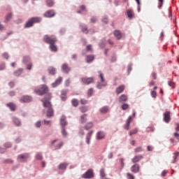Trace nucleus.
Listing matches in <instances>:
<instances>
[{"label": "nucleus", "instance_id": "nucleus-1", "mask_svg": "<svg viewBox=\"0 0 179 179\" xmlns=\"http://www.w3.org/2000/svg\"><path fill=\"white\" fill-rule=\"evenodd\" d=\"M49 100H51V93H48L46 97L41 100L43 103V107L48 108L47 110V117H54V110L51 106V103Z\"/></svg>", "mask_w": 179, "mask_h": 179}, {"label": "nucleus", "instance_id": "nucleus-2", "mask_svg": "<svg viewBox=\"0 0 179 179\" xmlns=\"http://www.w3.org/2000/svg\"><path fill=\"white\" fill-rule=\"evenodd\" d=\"M41 20H42V18L40 17H32L27 21V22L24 24V27L25 28L32 27L34 23H40Z\"/></svg>", "mask_w": 179, "mask_h": 179}, {"label": "nucleus", "instance_id": "nucleus-3", "mask_svg": "<svg viewBox=\"0 0 179 179\" xmlns=\"http://www.w3.org/2000/svg\"><path fill=\"white\" fill-rule=\"evenodd\" d=\"M34 92L39 96H43V94H47V93H48V87L46 85H42L40 89H36Z\"/></svg>", "mask_w": 179, "mask_h": 179}, {"label": "nucleus", "instance_id": "nucleus-4", "mask_svg": "<svg viewBox=\"0 0 179 179\" xmlns=\"http://www.w3.org/2000/svg\"><path fill=\"white\" fill-rule=\"evenodd\" d=\"M43 41L46 43L47 44H55L57 43V37L55 36L52 35V36H48V35H45L43 36Z\"/></svg>", "mask_w": 179, "mask_h": 179}, {"label": "nucleus", "instance_id": "nucleus-5", "mask_svg": "<svg viewBox=\"0 0 179 179\" xmlns=\"http://www.w3.org/2000/svg\"><path fill=\"white\" fill-rule=\"evenodd\" d=\"M99 79H101V83H97L96 87L97 89H103V87H106V86L107 85V83L104 79V75L101 73V71H99Z\"/></svg>", "mask_w": 179, "mask_h": 179}, {"label": "nucleus", "instance_id": "nucleus-6", "mask_svg": "<svg viewBox=\"0 0 179 179\" xmlns=\"http://www.w3.org/2000/svg\"><path fill=\"white\" fill-rule=\"evenodd\" d=\"M94 177V173H93V170L89 169L84 174H83V178H93Z\"/></svg>", "mask_w": 179, "mask_h": 179}, {"label": "nucleus", "instance_id": "nucleus-7", "mask_svg": "<svg viewBox=\"0 0 179 179\" xmlns=\"http://www.w3.org/2000/svg\"><path fill=\"white\" fill-rule=\"evenodd\" d=\"M81 80L85 85H90L94 83V77L83 78H81Z\"/></svg>", "mask_w": 179, "mask_h": 179}, {"label": "nucleus", "instance_id": "nucleus-8", "mask_svg": "<svg viewBox=\"0 0 179 179\" xmlns=\"http://www.w3.org/2000/svg\"><path fill=\"white\" fill-rule=\"evenodd\" d=\"M32 100L33 98H31V96L29 95H24L20 98V103H30V101H31Z\"/></svg>", "mask_w": 179, "mask_h": 179}, {"label": "nucleus", "instance_id": "nucleus-9", "mask_svg": "<svg viewBox=\"0 0 179 179\" xmlns=\"http://www.w3.org/2000/svg\"><path fill=\"white\" fill-rule=\"evenodd\" d=\"M29 159V154H21L17 156V160L21 162H24Z\"/></svg>", "mask_w": 179, "mask_h": 179}, {"label": "nucleus", "instance_id": "nucleus-10", "mask_svg": "<svg viewBox=\"0 0 179 179\" xmlns=\"http://www.w3.org/2000/svg\"><path fill=\"white\" fill-rule=\"evenodd\" d=\"M43 16L45 17H54L55 16V12H54V10H49L43 14Z\"/></svg>", "mask_w": 179, "mask_h": 179}, {"label": "nucleus", "instance_id": "nucleus-11", "mask_svg": "<svg viewBox=\"0 0 179 179\" xmlns=\"http://www.w3.org/2000/svg\"><path fill=\"white\" fill-rule=\"evenodd\" d=\"M170 111H166L164 113V122H170V120H171Z\"/></svg>", "mask_w": 179, "mask_h": 179}, {"label": "nucleus", "instance_id": "nucleus-12", "mask_svg": "<svg viewBox=\"0 0 179 179\" xmlns=\"http://www.w3.org/2000/svg\"><path fill=\"white\" fill-rule=\"evenodd\" d=\"M140 169L141 166H139V164H135L131 167V171L134 173H139Z\"/></svg>", "mask_w": 179, "mask_h": 179}, {"label": "nucleus", "instance_id": "nucleus-13", "mask_svg": "<svg viewBox=\"0 0 179 179\" xmlns=\"http://www.w3.org/2000/svg\"><path fill=\"white\" fill-rule=\"evenodd\" d=\"M142 159H143V155H136L131 159V162L132 163H138Z\"/></svg>", "mask_w": 179, "mask_h": 179}, {"label": "nucleus", "instance_id": "nucleus-14", "mask_svg": "<svg viewBox=\"0 0 179 179\" xmlns=\"http://www.w3.org/2000/svg\"><path fill=\"white\" fill-rule=\"evenodd\" d=\"M131 122H132V117L129 116L126 121V123L124 125V129H127V131H128V129H129V125H130Z\"/></svg>", "mask_w": 179, "mask_h": 179}, {"label": "nucleus", "instance_id": "nucleus-15", "mask_svg": "<svg viewBox=\"0 0 179 179\" xmlns=\"http://www.w3.org/2000/svg\"><path fill=\"white\" fill-rule=\"evenodd\" d=\"M62 69L65 73H69V72H71V67L66 64H63L62 65Z\"/></svg>", "mask_w": 179, "mask_h": 179}, {"label": "nucleus", "instance_id": "nucleus-16", "mask_svg": "<svg viewBox=\"0 0 179 179\" xmlns=\"http://www.w3.org/2000/svg\"><path fill=\"white\" fill-rule=\"evenodd\" d=\"M62 77H59L55 83L52 84V87H57V86H59V85H61L62 83Z\"/></svg>", "mask_w": 179, "mask_h": 179}, {"label": "nucleus", "instance_id": "nucleus-17", "mask_svg": "<svg viewBox=\"0 0 179 179\" xmlns=\"http://www.w3.org/2000/svg\"><path fill=\"white\" fill-rule=\"evenodd\" d=\"M125 90V85H122L116 88V94H121Z\"/></svg>", "mask_w": 179, "mask_h": 179}, {"label": "nucleus", "instance_id": "nucleus-18", "mask_svg": "<svg viewBox=\"0 0 179 179\" xmlns=\"http://www.w3.org/2000/svg\"><path fill=\"white\" fill-rule=\"evenodd\" d=\"M92 135H93V131H91L87 134L86 143H87V145L90 144V139H92Z\"/></svg>", "mask_w": 179, "mask_h": 179}, {"label": "nucleus", "instance_id": "nucleus-19", "mask_svg": "<svg viewBox=\"0 0 179 179\" xmlns=\"http://www.w3.org/2000/svg\"><path fill=\"white\" fill-rule=\"evenodd\" d=\"M87 121V115L84 114L82 115L80 117V124H85Z\"/></svg>", "mask_w": 179, "mask_h": 179}, {"label": "nucleus", "instance_id": "nucleus-20", "mask_svg": "<svg viewBox=\"0 0 179 179\" xmlns=\"http://www.w3.org/2000/svg\"><path fill=\"white\" fill-rule=\"evenodd\" d=\"M113 34H114L115 37H116V38L117 40H120L121 38V37H122V34L121 32H120L119 30H115L113 32Z\"/></svg>", "mask_w": 179, "mask_h": 179}, {"label": "nucleus", "instance_id": "nucleus-21", "mask_svg": "<svg viewBox=\"0 0 179 179\" xmlns=\"http://www.w3.org/2000/svg\"><path fill=\"white\" fill-rule=\"evenodd\" d=\"M60 124L62 126V127H64L65 125H66V124H67V122H66V117L64 115L61 117Z\"/></svg>", "mask_w": 179, "mask_h": 179}, {"label": "nucleus", "instance_id": "nucleus-22", "mask_svg": "<svg viewBox=\"0 0 179 179\" xmlns=\"http://www.w3.org/2000/svg\"><path fill=\"white\" fill-rule=\"evenodd\" d=\"M66 167H68V163L66 162L62 163L58 166L59 170H66Z\"/></svg>", "mask_w": 179, "mask_h": 179}, {"label": "nucleus", "instance_id": "nucleus-23", "mask_svg": "<svg viewBox=\"0 0 179 179\" xmlns=\"http://www.w3.org/2000/svg\"><path fill=\"white\" fill-rule=\"evenodd\" d=\"M92 128H93V122H92L87 123L84 126V129H86V131H89V129H92Z\"/></svg>", "mask_w": 179, "mask_h": 179}, {"label": "nucleus", "instance_id": "nucleus-24", "mask_svg": "<svg viewBox=\"0 0 179 179\" xmlns=\"http://www.w3.org/2000/svg\"><path fill=\"white\" fill-rule=\"evenodd\" d=\"M66 93H68V91L66 90H63L61 92V99L62 101H65L66 100Z\"/></svg>", "mask_w": 179, "mask_h": 179}, {"label": "nucleus", "instance_id": "nucleus-25", "mask_svg": "<svg viewBox=\"0 0 179 179\" xmlns=\"http://www.w3.org/2000/svg\"><path fill=\"white\" fill-rule=\"evenodd\" d=\"M13 122L16 125V127H20V125H22L20 120L16 117H13Z\"/></svg>", "mask_w": 179, "mask_h": 179}, {"label": "nucleus", "instance_id": "nucleus-26", "mask_svg": "<svg viewBox=\"0 0 179 179\" xmlns=\"http://www.w3.org/2000/svg\"><path fill=\"white\" fill-rule=\"evenodd\" d=\"M105 135L103 131H98L96 134V138L97 139H103Z\"/></svg>", "mask_w": 179, "mask_h": 179}, {"label": "nucleus", "instance_id": "nucleus-27", "mask_svg": "<svg viewBox=\"0 0 179 179\" xmlns=\"http://www.w3.org/2000/svg\"><path fill=\"white\" fill-rule=\"evenodd\" d=\"M127 100H128V96L125 94H122L120 97H119V101L120 103H121L122 101H127Z\"/></svg>", "mask_w": 179, "mask_h": 179}, {"label": "nucleus", "instance_id": "nucleus-28", "mask_svg": "<svg viewBox=\"0 0 179 179\" xmlns=\"http://www.w3.org/2000/svg\"><path fill=\"white\" fill-rule=\"evenodd\" d=\"M50 48L51 51H52L53 52H57V51L58 50L55 43H50Z\"/></svg>", "mask_w": 179, "mask_h": 179}, {"label": "nucleus", "instance_id": "nucleus-29", "mask_svg": "<svg viewBox=\"0 0 179 179\" xmlns=\"http://www.w3.org/2000/svg\"><path fill=\"white\" fill-rule=\"evenodd\" d=\"M48 73L50 75H55V73H57V70L54 67H50L48 69Z\"/></svg>", "mask_w": 179, "mask_h": 179}, {"label": "nucleus", "instance_id": "nucleus-30", "mask_svg": "<svg viewBox=\"0 0 179 179\" xmlns=\"http://www.w3.org/2000/svg\"><path fill=\"white\" fill-rule=\"evenodd\" d=\"M127 15L129 19H132L134 17V11L132 10H127Z\"/></svg>", "mask_w": 179, "mask_h": 179}, {"label": "nucleus", "instance_id": "nucleus-31", "mask_svg": "<svg viewBox=\"0 0 179 179\" xmlns=\"http://www.w3.org/2000/svg\"><path fill=\"white\" fill-rule=\"evenodd\" d=\"M7 106L9 107L11 111H15V110H16V106L13 103H8Z\"/></svg>", "mask_w": 179, "mask_h": 179}, {"label": "nucleus", "instance_id": "nucleus-32", "mask_svg": "<svg viewBox=\"0 0 179 179\" xmlns=\"http://www.w3.org/2000/svg\"><path fill=\"white\" fill-rule=\"evenodd\" d=\"M71 103L73 107H78V106H79V101L76 99H73L71 100Z\"/></svg>", "mask_w": 179, "mask_h": 179}, {"label": "nucleus", "instance_id": "nucleus-33", "mask_svg": "<svg viewBox=\"0 0 179 179\" xmlns=\"http://www.w3.org/2000/svg\"><path fill=\"white\" fill-rule=\"evenodd\" d=\"M100 112L102 113V114H106V113H108V107L103 106L100 109Z\"/></svg>", "mask_w": 179, "mask_h": 179}, {"label": "nucleus", "instance_id": "nucleus-34", "mask_svg": "<svg viewBox=\"0 0 179 179\" xmlns=\"http://www.w3.org/2000/svg\"><path fill=\"white\" fill-rule=\"evenodd\" d=\"M23 72V69H20L14 72L15 76H20L22 75V73Z\"/></svg>", "mask_w": 179, "mask_h": 179}, {"label": "nucleus", "instance_id": "nucleus-35", "mask_svg": "<svg viewBox=\"0 0 179 179\" xmlns=\"http://www.w3.org/2000/svg\"><path fill=\"white\" fill-rule=\"evenodd\" d=\"M179 157V152H174L173 157V163H176L177 162V157Z\"/></svg>", "mask_w": 179, "mask_h": 179}, {"label": "nucleus", "instance_id": "nucleus-36", "mask_svg": "<svg viewBox=\"0 0 179 179\" xmlns=\"http://www.w3.org/2000/svg\"><path fill=\"white\" fill-rule=\"evenodd\" d=\"M46 5L49 8H51L52 6H54V1L52 0H48L46 1Z\"/></svg>", "mask_w": 179, "mask_h": 179}, {"label": "nucleus", "instance_id": "nucleus-37", "mask_svg": "<svg viewBox=\"0 0 179 179\" xmlns=\"http://www.w3.org/2000/svg\"><path fill=\"white\" fill-rule=\"evenodd\" d=\"M86 59H87V62H92V61H93V59H94V56L88 55V56H87Z\"/></svg>", "mask_w": 179, "mask_h": 179}, {"label": "nucleus", "instance_id": "nucleus-38", "mask_svg": "<svg viewBox=\"0 0 179 179\" xmlns=\"http://www.w3.org/2000/svg\"><path fill=\"white\" fill-rule=\"evenodd\" d=\"M136 134H138V129H134L133 130L130 131L129 133L130 136H132V135H135Z\"/></svg>", "mask_w": 179, "mask_h": 179}, {"label": "nucleus", "instance_id": "nucleus-39", "mask_svg": "<svg viewBox=\"0 0 179 179\" xmlns=\"http://www.w3.org/2000/svg\"><path fill=\"white\" fill-rule=\"evenodd\" d=\"M135 153H141V152H143V148L142 147H137L134 149Z\"/></svg>", "mask_w": 179, "mask_h": 179}, {"label": "nucleus", "instance_id": "nucleus-40", "mask_svg": "<svg viewBox=\"0 0 179 179\" xmlns=\"http://www.w3.org/2000/svg\"><path fill=\"white\" fill-rule=\"evenodd\" d=\"M29 61H30V57L29 56L24 57V59L22 60V62L24 64H27V62H29Z\"/></svg>", "mask_w": 179, "mask_h": 179}, {"label": "nucleus", "instance_id": "nucleus-41", "mask_svg": "<svg viewBox=\"0 0 179 179\" xmlns=\"http://www.w3.org/2000/svg\"><path fill=\"white\" fill-rule=\"evenodd\" d=\"M10 19H12V13H8V14H7V15L6 16V20H5V22H9V20H10Z\"/></svg>", "mask_w": 179, "mask_h": 179}, {"label": "nucleus", "instance_id": "nucleus-42", "mask_svg": "<svg viewBox=\"0 0 179 179\" xmlns=\"http://www.w3.org/2000/svg\"><path fill=\"white\" fill-rule=\"evenodd\" d=\"M128 108H129V105H128V103H124L122 106V110H128Z\"/></svg>", "mask_w": 179, "mask_h": 179}, {"label": "nucleus", "instance_id": "nucleus-43", "mask_svg": "<svg viewBox=\"0 0 179 179\" xmlns=\"http://www.w3.org/2000/svg\"><path fill=\"white\" fill-rule=\"evenodd\" d=\"M87 94H88L89 97H90L93 95V88H90L88 90Z\"/></svg>", "mask_w": 179, "mask_h": 179}, {"label": "nucleus", "instance_id": "nucleus-44", "mask_svg": "<svg viewBox=\"0 0 179 179\" xmlns=\"http://www.w3.org/2000/svg\"><path fill=\"white\" fill-rule=\"evenodd\" d=\"M158 1H159L158 8L159 9H162V7L163 6V2H164V0H158Z\"/></svg>", "mask_w": 179, "mask_h": 179}, {"label": "nucleus", "instance_id": "nucleus-45", "mask_svg": "<svg viewBox=\"0 0 179 179\" xmlns=\"http://www.w3.org/2000/svg\"><path fill=\"white\" fill-rule=\"evenodd\" d=\"M62 142L59 141L57 145L55 146V149H61V148H62Z\"/></svg>", "mask_w": 179, "mask_h": 179}, {"label": "nucleus", "instance_id": "nucleus-46", "mask_svg": "<svg viewBox=\"0 0 179 179\" xmlns=\"http://www.w3.org/2000/svg\"><path fill=\"white\" fill-rule=\"evenodd\" d=\"M100 176L101 177H102L103 178H104V177H106V173L104 172V169H101L100 171Z\"/></svg>", "mask_w": 179, "mask_h": 179}, {"label": "nucleus", "instance_id": "nucleus-47", "mask_svg": "<svg viewBox=\"0 0 179 179\" xmlns=\"http://www.w3.org/2000/svg\"><path fill=\"white\" fill-rule=\"evenodd\" d=\"M36 159H37V160H41L43 159V155H41L40 153H38L36 155Z\"/></svg>", "mask_w": 179, "mask_h": 179}, {"label": "nucleus", "instance_id": "nucleus-48", "mask_svg": "<svg viewBox=\"0 0 179 179\" xmlns=\"http://www.w3.org/2000/svg\"><path fill=\"white\" fill-rule=\"evenodd\" d=\"M4 148H6V149H8L9 148H12V143H6L4 144Z\"/></svg>", "mask_w": 179, "mask_h": 179}, {"label": "nucleus", "instance_id": "nucleus-49", "mask_svg": "<svg viewBox=\"0 0 179 179\" xmlns=\"http://www.w3.org/2000/svg\"><path fill=\"white\" fill-rule=\"evenodd\" d=\"M127 178L128 179H135V177L134 176V175H132V174H131L129 173H127Z\"/></svg>", "mask_w": 179, "mask_h": 179}, {"label": "nucleus", "instance_id": "nucleus-50", "mask_svg": "<svg viewBox=\"0 0 179 179\" xmlns=\"http://www.w3.org/2000/svg\"><path fill=\"white\" fill-rule=\"evenodd\" d=\"M31 68H33V63H29L27 65V69H28L29 71H31Z\"/></svg>", "mask_w": 179, "mask_h": 179}, {"label": "nucleus", "instance_id": "nucleus-51", "mask_svg": "<svg viewBox=\"0 0 179 179\" xmlns=\"http://www.w3.org/2000/svg\"><path fill=\"white\" fill-rule=\"evenodd\" d=\"M62 134L63 136H66L67 134H66V131L65 130V127L62 128Z\"/></svg>", "mask_w": 179, "mask_h": 179}, {"label": "nucleus", "instance_id": "nucleus-52", "mask_svg": "<svg viewBox=\"0 0 179 179\" xmlns=\"http://www.w3.org/2000/svg\"><path fill=\"white\" fill-rule=\"evenodd\" d=\"M80 110L81 111V113H86V111H87V107H81L80 108Z\"/></svg>", "mask_w": 179, "mask_h": 179}, {"label": "nucleus", "instance_id": "nucleus-53", "mask_svg": "<svg viewBox=\"0 0 179 179\" xmlns=\"http://www.w3.org/2000/svg\"><path fill=\"white\" fill-rule=\"evenodd\" d=\"M35 127L36 128H40L41 127V121H38L35 123Z\"/></svg>", "mask_w": 179, "mask_h": 179}, {"label": "nucleus", "instance_id": "nucleus-54", "mask_svg": "<svg viewBox=\"0 0 179 179\" xmlns=\"http://www.w3.org/2000/svg\"><path fill=\"white\" fill-rule=\"evenodd\" d=\"M86 10V6L83 5L80 6V10L78 11V13H80L81 12H83V10Z\"/></svg>", "mask_w": 179, "mask_h": 179}, {"label": "nucleus", "instance_id": "nucleus-55", "mask_svg": "<svg viewBox=\"0 0 179 179\" xmlns=\"http://www.w3.org/2000/svg\"><path fill=\"white\" fill-rule=\"evenodd\" d=\"M173 136H174V138H176V139H177V140L178 141V142H179V134L177 133V132H175V133H173Z\"/></svg>", "mask_w": 179, "mask_h": 179}, {"label": "nucleus", "instance_id": "nucleus-56", "mask_svg": "<svg viewBox=\"0 0 179 179\" xmlns=\"http://www.w3.org/2000/svg\"><path fill=\"white\" fill-rule=\"evenodd\" d=\"M82 31H83V33H85V34H87V27H83Z\"/></svg>", "mask_w": 179, "mask_h": 179}, {"label": "nucleus", "instance_id": "nucleus-57", "mask_svg": "<svg viewBox=\"0 0 179 179\" xmlns=\"http://www.w3.org/2000/svg\"><path fill=\"white\" fill-rule=\"evenodd\" d=\"M3 58H5L6 59H8V58H9V55L6 52H4L3 54Z\"/></svg>", "mask_w": 179, "mask_h": 179}, {"label": "nucleus", "instance_id": "nucleus-58", "mask_svg": "<svg viewBox=\"0 0 179 179\" xmlns=\"http://www.w3.org/2000/svg\"><path fill=\"white\" fill-rule=\"evenodd\" d=\"M151 96L152 97H156L157 96V94L156 93L155 91H151Z\"/></svg>", "mask_w": 179, "mask_h": 179}, {"label": "nucleus", "instance_id": "nucleus-59", "mask_svg": "<svg viewBox=\"0 0 179 179\" xmlns=\"http://www.w3.org/2000/svg\"><path fill=\"white\" fill-rule=\"evenodd\" d=\"M71 84V80L69 79L65 81V86L68 87Z\"/></svg>", "mask_w": 179, "mask_h": 179}, {"label": "nucleus", "instance_id": "nucleus-60", "mask_svg": "<svg viewBox=\"0 0 179 179\" xmlns=\"http://www.w3.org/2000/svg\"><path fill=\"white\" fill-rule=\"evenodd\" d=\"M96 22H97V19H96L94 17H92L91 18V23H96Z\"/></svg>", "mask_w": 179, "mask_h": 179}, {"label": "nucleus", "instance_id": "nucleus-61", "mask_svg": "<svg viewBox=\"0 0 179 179\" xmlns=\"http://www.w3.org/2000/svg\"><path fill=\"white\" fill-rule=\"evenodd\" d=\"M8 86H10V87H15V83L14 82H10L8 83Z\"/></svg>", "mask_w": 179, "mask_h": 179}, {"label": "nucleus", "instance_id": "nucleus-62", "mask_svg": "<svg viewBox=\"0 0 179 179\" xmlns=\"http://www.w3.org/2000/svg\"><path fill=\"white\" fill-rule=\"evenodd\" d=\"M169 86H170L171 87H174V82L169 81Z\"/></svg>", "mask_w": 179, "mask_h": 179}, {"label": "nucleus", "instance_id": "nucleus-63", "mask_svg": "<svg viewBox=\"0 0 179 179\" xmlns=\"http://www.w3.org/2000/svg\"><path fill=\"white\" fill-rule=\"evenodd\" d=\"M81 104H87V100L86 99H81L80 100Z\"/></svg>", "mask_w": 179, "mask_h": 179}, {"label": "nucleus", "instance_id": "nucleus-64", "mask_svg": "<svg viewBox=\"0 0 179 179\" xmlns=\"http://www.w3.org/2000/svg\"><path fill=\"white\" fill-rule=\"evenodd\" d=\"M168 171H164L162 173V177H166V174H167Z\"/></svg>", "mask_w": 179, "mask_h": 179}]
</instances>
